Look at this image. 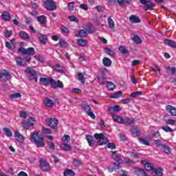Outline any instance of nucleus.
Returning a JSON list of instances; mask_svg holds the SVG:
<instances>
[{
	"label": "nucleus",
	"mask_w": 176,
	"mask_h": 176,
	"mask_svg": "<svg viewBox=\"0 0 176 176\" xmlns=\"http://www.w3.org/2000/svg\"><path fill=\"white\" fill-rule=\"evenodd\" d=\"M94 138L98 140V145L101 146L102 145H105L108 142V138L104 136V133H95L94 135Z\"/></svg>",
	"instance_id": "7ed1b4c3"
},
{
	"label": "nucleus",
	"mask_w": 176,
	"mask_h": 176,
	"mask_svg": "<svg viewBox=\"0 0 176 176\" xmlns=\"http://www.w3.org/2000/svg\"><path fill=\"white\" fill-rule=\"evenodd\" d=\"M121 172L122 173V174L120 176H130V174L128 171L121 170Z\"/></svg>",
	"instance_id": "774afa93"
},
{
	"label": "nucleus",
	"mask_w": 176,
	"mask_h": 176,
	"mask_svg": "<svg viewBox=\"0 0 176 176\" xmlns=\"http://www.w3.org/2000/svg\"><path fill=\"white\" fill-rule=\"evenodd\" d=\"M74 34L77 38H86L87 36V32L85 30H79L76 31Z\"/></svg>",
	"instance_id": "ddd939ff"
},
{
	"label": "nucleus",
	"mask_w": 176,
	"mask_h": 176,
	"mask_svg": "<svg viewBox=\"0 0 176 176\" xmlns=\"http://www.w3.org/2000/svg\"><path fill=\"white\" fill-rule=\"evenodd\" d=\"M73 164L75 166V167H80V166H82V162H80L79 160L74 158Z\"/></svg>",
	"instance_id": "09e8293b"
},
{
	"label": "nucleus",
	"mask_w": 176,
	"mask_h": 176,
	"mask_svg": "<svg viewBox=\"0 0 176 176\" xmlns=\"http://www.w3.org/2000/svg\"><path fill=\"white\" fill-rule=\"evenodd\" d=\"M102 63L105 67H110V65L112 64V60H111V59L109 58H104L102 60Z\"/></svg>",
	"instance_id": "c9c22d12"
},
{
	"label": "nucleus",
	"mask_w": 176,
	"mask_h": 176,
	"mask_svg": "<svg viewBox=\"0 0 176 176\" xmlns=\"http://www.w3.org/2000/svg\"><path fill=\"white\" fill-rule=\"evenodd\" d=\"M37 21L41 24H45L46 23V16L45 15H41L37 17Z\"/></svg>",
	"instance_id": "ea45409f"
},
{
	"label": "nucleus",
	"mask_w": 176,
	"mask_h": 176,
	"mask_svg": "<svg viewBox=\"0 0 176 176\" xmlns=\"http://www.w3.org/2000/svg\"><path fill=\"white\" fill-rule=\"evenodd\" d=\"M25 74H28V75H30V76H35V75H36V72H35V70L31 69V67H28L25 70Z\"/></svg>",
	"instance_id": "cd10ccee"
},
{
	"label": "nucleus",
	"mask_w": 176,
	"mask_h": 176,
	"mask_svg": "<svg viewBox=\"0 0 176 176\" xmlns=\"http://www.w3.org/2000/svg\"><path fill=\"white\" fill-rule=\"evenodd\" d=\"M107 24L110 30H115V21L111 16H108L107 18Z\"/></svg>",
	"instance_id": "aec40b11"
},
{
	"label": "nucleus",
	"mask_w": 176,
	"mask_h": 176,
	"mask_svg": "<svg viewBox=\"0 0 176 176\" xmlns=\"http://www.w3.org/2000/svg\"><path fill=\"white\" fill-rule=\"evenodd\" d=\"M155 144L156 145V147L160 148V149H162V146H164V144H163V143H162V141L160 140H155Z\"/></svg>",
	"instance_id": "3c124183"
},
{
	"label": "nucleus",
	"mask_w": 176,
	"mask_h": 176,
	"mask_svg": "<svg viewBox=\"0 0 176 176\" xmlns=\"http://www.w3.org/2000/svg\"><path fill=\"white\" fill-rule=\"evenodd\" d=\"M132 41H133V42H135V43H136L137 45H141V43H142V40L138 35H135L132 38Z\"/></svg>",
	"instance_id": "2f4dec72"
},
{
	"label": "nucleus",
	"mask_w": 176,
	"mask_h": 176,
	"mask_svg": "<svg viewBox=\"0 0 176 176\" xmlns=\"http://www.w3.org/2000/svg\"><path fill=\"white\" fill-rule=\"evenodd\" d=\"M51 87L53 89H57V87L63 89L64 87V84H63V82L60 80H58L57 82H56L54 79L51 80Z\"/></svg>",
	"instance_id": "1a4fd4ad"
},
{
	"label": "nucleus",
	"mask_w": 176,
	"mask_h": 176,
	"mask_svg": "<svg viewBox=\"0 0 176 176\" xmlns=\"http://www.w3.org/2000/svg\"><path fill=\"white\" fill-rule=\"evenodd\" d=\"M18 52L19 53H22V54H28V56H32L35 54V49L34 47H29V48H24V47H20L18 50Z\"/></svg>",
	"instance_id": "39448f33"
},
{
	"label": "nucleus",
	"mask_w": 176,
	"mask_h": 176,
	"mask_svg": "<svg viewBox=\"0 0 176 176\" xmlns=\"http://www.w3.org/2000/svg\"><path fill=\"white\" fill-rule=\"evenodd\" d=\"M3 131L5 133L6 137L10 138L13 136V132L10 131V129L4 127Z\"/></svg>",
	"instance_id": "c85d7f7f"
},
{
	"label": "nucleus",
	"mask_w": 176,
	"mask_h": 176,
	"mask_svg": "<svg viewBox=\"0 0 176 176\" xmlns=\"http://www.w3.org/2000/svg\"><path fill=\"white\" fill-rule=\"evenodd\" d=\"M121 102L122 104H130V102H131V98L122 99L121 100Z\"/></svg>",
	"instance_id": "69168bd1"
},
{
	"label": "nucleus",
	"mask_w": 176,
	"mask_h": 176,
	"mask_svg": "<svg viewBox=\"0 0 176 176\" xmlns=\"http://www.w3.org/2000/svg\"><path fill=\"white\" fill-rule=\"evenodd\" d=\"M43 103L46 107H48V108H53V101L52 100V99L46 98L45 99H44Z\"/></svg>",
	"instance_id": "5701e85b"
},
{
	"label": "nucleus",
	"mask_w": 176,
	"mask_h": 176,
	"mask_svg": "<svg viewBox=\"0 0 176 176\" xmlns=\"http://www.w3.org/2000/svg\"><path fill=\"white\" fill-rule=\"evenodd\" d=\"M59 45L63 47H67L68 46V43H67L63 39L60 40L59 41Z\"/></svg>",
	"instance_id": "bf43d9fd"
},
{
	"label": "nucleus",
	"mask_w": 176,
	"mask_h": 176,
	"mask_svg": "<svg viewBox=\"0 0 176 176\" xmlns=\"http://www.w3.org/2000/svg\"><path fill=\"white\" fill-rule=\"evenodd\" d=\"M54 79L52 78H47L45 77L40 78L39 83L40 85H43V86L47 87L49 85H52V80Z\"/></svg>",
	"instance_id": "6e6552de"
},
{
	"label": "nucleus",
	"mask_w": 176,
	"mask_h": 176,
	"mask_svg": "<svg viewBox=\"0 0 176 176\" xmlns=\"http://www.w3.org/2000/svg\"><path fill=\"white\" fill-rule=\"evenodd\" d=\"M96 78L98 82H100V85H105V77L104 76L98 74Z\"/></svg>",
	"instance_id": "f704fd0d"
},
{
	"label": "nucleus",
	"mask_w": 176,
	"mask_h": 176,
	"mask_svg": "<svg viewBox=\"0 0 176 176\" xmlns=\"http://www.w3.org/2000/svg\"><path fill=\"white\" fill-rule=\"evenodd\" d=\"M81 109L85 112V113H87L90 111H91V107L89 106L87 103H82L81 104Z\"/></svg>",
	"instance_id": "4be33fe9"
},
{
	"label": "nucleus",
	"mask_w": 176,
	"mask_h": 176,
	"mask_svg": "<svg viewBox=\"0 0 176 176\" xmlns=\"http://www.w3.org/2000/svg\"><path fill=\"white\" fill-rule=\"evenodd\" d=\"M162 69L160 67H151V72H155L156 74H159Z\"/></svg>",
	"instance_id": "052dcab7"
},
{
	"label": "nucleus",
	"mask_w": 176,
	"mask_h": 176,
	"mask_svg": "<svg viewBox=\"0 0 176 176\" xmlns=\"http://www.w3.org/2000/svg\"><path fill=\"white\" fill-rule=\"evenodd\" d=\"M60 148L62 151H65L66 152H69V151H71V146L67 143H63L60 145Z\"/></svg>",
	"instance_id": "7c9ffc66"
},
{
	"label": "nucleus",
	"mask_w": 176,
	"mask_h": 176,
	"mask_svg": "<svg viewBox=\"0 0 176 176\" xmlns=\"http://www.w3.org/2000/svg\"><path fill=\"white\" fill-rule=\"evenodd\" d=\"M120 111H122V108H120V106L116 104L114 107H109L108 108V111L110 112V113H112L113 112H120Z\"/></svg>",
	"instance_id": "a211bd4d"
},
{
	"label": "nucleus",
	"mask_w": 176,
	"mask_h": 176,
	"mask_svg": "<svg viewBox=\"0 0 176 176\" xmlns=\"http://www.w3.org/2000/svg\"><path fill=\"white\" fill-rule=\"evenodd\" d=\"M122 124H134L135 120L130 119L129 117L122 118Z\"/></svg>",
	"instance_id": "412c9836"
},
{
	"label": "nucleus",
	"mask_w": 176,
	"mask_h": 176,
	"mask_svg": "<svg viewBox=\"0 0 176 176\" xmlns=\"http://www.w3.org/2000/svg\"><path fill=\"white\" fill-rule=\"evenodd\" d=\"M17 65H23V59L20 57L16 58Z\"/></svg>",
	"instance_id": "338daca9"
},
{
	"label": "nucleus",
	"mask_w": 176,
	"mask_h": 176,
	"mask_svg": "<svg viewBox=\"0 0 176 176\" xmlns=\"http://www.w3.org/2000/svg\"><path fill=\"white\" fill-rule=\"evenodd\" d=\"M35 123H36V121L35 120V118L32 117H30L26 120H22L21 122L22 126L25 130H30V127H31V126H34Z\"/></svg>",
	"instance_id": "f03ea898"
},
{
	"label": "nucleus",
	"mask_w": 176,
	"mask_h": 176,
	"mask_svg": "<svg viewBox=\"0 0 176 176\" xmlns=\"http://www.w3.org/2000/svg\"><path fill=\"white\" fill-rule=\"evenodd\" d=\"M31 142H34L37 148L45 147V139L42 135H39V132L34 131L30 136Z\"/></svg>",
	"instance_id": "f257e3e1"
},
{
	"label": "nucleus",
	"mask_w": 176,
	"mask_h": 176,
	"mask_svg": "<svg viewBox=\"0 0 176 176\" xmlns=\"http://www.w3.org/2000/svg\"><path fill=\"white\" fill-rule=\"evenodd\" d=\"M166 111L170 113L171 116H176V108L171 106V105H167L166 107Z\"/></svg>",
	"instance_id": "dca6fc26"
},
{
	"label": "nucleus",
	"mask_w": 176,
	"mask_h": 176,
	"mask_svg": "<svg viewBox=\"0 0 176 176\" xmlns=\"http://www.w3.org/2000/svg\"><path fill=\"white\" fill-rule=\"evenodd\" d=\"M107 87L108 90H109L110 91H112L113 90L115 89V88L116 87V85H115L112 82H108L107 84Z\"/></svg>",
	"instance_id": "4c0bfd02"
},
{
	"label": "nucleus",
	"mask_w": 176,
	"mask_h": 176,
	"mask_svg": "<svg viewBox=\"0 0 176 176\" xmlns=\"http://www.w3.org/2000/svg\"><path fill=\"white\" fill-rule=\"evenodd\" d=\"M122 166H120V164L118 163V162H114L113 164V167L112 169L111 170V173H112V171H113V170H119L120 168H121Z\"/></svg>",
	"instance_id": "8fccbe9b"
},
{
	"label": "nucleus",
	"mask_w": 176,
	"mask_h": 176,
	"mask_svg": "<svg viewBox=\"0 0 176 176\" xmlns=\"http://www.w3.org/2000/svg\"><path fill=\"white\" fill-rule=\"evenodd\" d=\"M14 137L18 142H20V144H23L25 140V138H24L23 135L19 132V131H14Z\"/></svg>",
	"instance_id": "9d476101"
},
{
	"label": "nucleus",
	"mask_w": 176,
	"mask_h": 176,
	"mask_svg": "<svg viewBox=\"0 0 176 176\" xmlns=\"http://www.w3.org/2000/svg\"><path fill=\"white\" fill-rule=\"evenodd\" d=\"M155 3L151 1H147V4H146L144 7V10H149V9H152V8H155Z\"/></svg>",
	"instance_id": "58836bf2"
},
{
	"label": "nucleus",
	"mask_w": 176,
	"mask_h": 176,
	"mask_svg": "<svg viewBox=\"0 0 176 176\" xmlns=\"http://www.w3.org/2000/svg\"><path fill=\"white\" fill-rule=\"evenodd\" d=\"M86 140L88 142L89 146H93L96 144V140H94V138L91 135H86Z\"/></svg>",
	"instance_id": "4468645a"
},
{
	"label": "nucleus",
	"mask_w": 176,
	"mask_h": 176,
	"mask_svg": "<svg viewBox=\"0 0 176 176\" xmlns=\"http://www.w3.org/2000/svg\"><path fill=\"white\" fill-rule=\"evenodd\" d=\"M135 174L137 176H148L146 172H145V169H138L135 170Z\"/></svg>",
	"instance_id": "bb28decb"
},
{
	"label": "nucleus",
	"mask_w": 176,
	"mask_h": 176,
	"mask_svg": "<svg viewBox=\"0 0 176 176\" xmlns=\"http://www.w3.org/2000/svg\"><path fill=\"white\" fill-rule=\"evenodd\" d=\"M77 45H78V46H82V47L87 46V41L85 39H78Z\"/></svg>",
	"instance_id": "72a5a7b5"
},
{
	"label": "nucleus",
	"mask_w": 176,
	"mask_h": 176,
	"mask_svg": "<svg viewBox=\"0 0 176 176\" xmlns=\"http://www.w3.org/2000/svg\"><path fill=\"white\" fill-rule=\"evenodd\" d=\"M42 131L43 134H52V130L49 128L42 127Z\"/></svg>",
	"instance_id": "5fc2aeb1"
},
{
	"label": "nucleus",
	"mask_w": 176,
	"mask_h": 176,
	"mask_svg": "<svg viewBox=\"0 0 176 176\" xmlns=\"http://www.w3.org/2000/svg\"><path fill=\"white\" fill-rule=\"evenodd\" d=\"M19 36L20 38H22V39H30V36L24 31L19 32Z\"/></svg>",
	"instance_id": "e433bc0d"
},
{
	"label": "nucleus",
	"mask_w": 176,
	"mask_h": 176,
	"mask_svg": "<svg viewBox=\"0 0 176 176\" xmlns=\"http://www.w3.org/2000/svg\"><path fill=\"white\" fill-rule=\"evenodd\" d=\"M161 151H163L164 153H171V150L170 149V147L166 144H164V146L161 148Z\"/></svg>",
	"instance_id": "79ce46f5"
},
{
	"label": "nucleus",
	"mask_w": 176,
	"mask_h": 176,
	"mask_svg": "<svg viewBox=\"0 0 176 176\" xmlns=\"http://www.w3.org/2000/svg\"><path fill=\"white\" fill-rule=\"evenodd\" d=\"M39 41L43 43V45H45L47 41V36H46V34H41Z\"/></svg>",
	"instance_id": "a19ab883"
},
{
	"label": "nucleus",
	"mask_w": 176,
	"mask_h": 176,
	"mask_svg": "<svg viewBox=\"0 0 176 176\" xmlns=\"http://www.w3.org/2000/svg\"><path fill=\"white\" fill-rule=\"evenodd\" d=\"M48 146L50 149H52V151H54V149H56V145H54V143H53V142H49Z\"/></svg>",
	"instance_id": "0e129e2a"
},
{
	"label": "nucleus",
	"mask_w": 176,
	"mask_h": 176,
	"mask_svg": "<svg viewBox=\"0 0 176 176\" xmlns=\"http://www.w3.org/2000/svg\"><path fill=\"white\" fill-rule=\"evenodd\" d=\"M166 71L167 74H168L169 75H174V74H176L175 67H167Z\"/></svg>",
	"instance_id": "c756f323"
},
{
	"label": "nucleus",
	"mask_w": 176,
	"mask_h": 176,
	"mask_svg": "<svg viewBox=\"0 0 176 176\" xmlns=\"http://www.w3.org/2000/svg\"><path fill=\"white\" fill-rule=\"evenodd\" d=\"M21 97V94L17 92V93H14V94H11L9 96V98H11L12 100H13V98H20Z\"/></svg>",
	"instance_id": "de8ad7c7"
},
{
	"label": "nucleus",
	"mask_w": 176,
	"mask_h": 176,
	"mask_svg": "<svg viewBox=\"0 0 176 176\" xmlns=\"http://www.w3.org/2000/svg\"><path fill=\"white\" fill-rule=\"evenodd\" d=\"M44 8L47 9V10H56L57 9V6H56V3L51 0H47L44 1Z\"/></svg>",
	"instance_id": "20e7f679"
},
{
	"label": "nucleus",
	"mask_w": 176,
	"mask_h": 176,
	"mask_svg": "<svg viewBox=\"0 0 176 176\" xmlns=\"http://www.w3.org/2000/svg\"><path fill=\"white\" fill-rule=\"evenodd\" d=\"M123 96L122 91L116 92L110 95V98H120Z\"/></svg>",
	"instance_id": "473e14b6"
},
{
	"label": "nucleus",
	"mask_w": 176,
	"mask_h": 176,
	"mask_svg": "<svg viewBox=\"0 0 176 176\" xmlns=\"http://www.w3.org/2000/svg\"><path fill=\"white\" fill-rule=\"evenodd\" d=\"M45 122L50 127H52V129H54V127L58 124V120L56 118H47Z\"/></svg>",
	"instance_id": "0eeeda50"
},
{
	"label": "nucleus",
	"mask_w": 176,
	"mask_h": 176,
	"mask_svg": "<svg viewBox=\"0 0 176 176\" xmlns=\"http://www.w3.org/2000/svg\"><path fill=\"white\" fill-rule=\"evenodd\" d=\"M141 164H143V166H144V168L147 170V171H153L154 170V167H153V164L151 163V162H148L145 160H142L141 161Z\"/></svg>",
	"instance_id": "f8f14e48"
},
{
	"label": "nucleus",
	"mask_w": 176,
	"mask_h": 176,
	"mask_svg": "<svg viewBox=\"0 0 176 176\" xmlns=\"http://www.w3.org/2000/svg\"><path fill=\"white\" fill-rule=\"evenodd\" d=\"M1 19L4 20V21H10V13L9 12H3L1 13Z\"/></svg>",
	"instance_id": "6ab92c4d"
},
{
	"label": "nucleus",
	"mask_w": 176,
	"mask_h": 176,
	"mask_svg": "<svg viewBox=\"0 0 176 176\" xmlns=\"http://www.w3.org/2000/svg\"><path fill=\"white\" fill-rule=\"evenodd\" d=\"M104 50H105L106 53H107V54H109V56H113L115 54V52H113L112 50H111L108 47H105Z\"/></svg>",
	"instance_id": "6e6d98bb"
},
{
	"label": "nucleus",
	"mask_w": 176,
	"mask_h": 176,
	"mask_svg": "<svg viewBox=\"0 0 176 176\" xmlns=\"http://www.w3.org/2000/svg\"><path fill=\"white\" fill-rule=\"evenodd\" d=\"M119 51L120 52V53H122V54H126L127 53V50L126 49V47L124 46H120L119 47Z\"/></svg>",
	"instance_id": "4d7b16f0"
},
{
	"label": "nucleus",
	"mask_w": 176,
	"mask_h": 176,
	"mask_svg": "<svg viewBox=\"0 0 176 176\" xmlns=\"http://www.w3.org/2000/svg\"><path fill=\"white\" fill-rule=\"evenodd\" d=\"M164 43L170 47L176 49V42L170 39H166L164 41Z\"/></svg>",
	"instance_id": "a878e982"
},
{
	"label": "nucleus",
	"mask_w": 176,
	"mask_h": 176,
	"mask_svg": "<svg viewBox=\"0 0 176 176\" xmlns=\"http://www.w3.org/2000/svg\"><path fill=\"white\" fill-rule=\"evenodd\" d=\"M139 142H140V144H142V145H146V146H149L151 145V143L149 142V141L142 138H139Z\"/></svg>",
	"instance_id": "37998d69"
},
{
	"label": "nucleus",
	"mask_w": 176,
	"mask_h": 176,
	"mask_svg": "<svg viewBox=\"0 0 176 176\" xmlns=\"http://www.w3.org/2000/svg\"><path fill=\"white\" fill-rule=\"evenodd\" d=\"M129 21H131L133 24H137V23H141V20L140 19V18H138V16L135 15H131L129 17Z\"/></svg>",
	"instance_id": "b1692460"
},
{
	"label": "nucleus",
	"mask_w": 176,
	"mask_h": 176,
	"mask_svg": "<svg viewBox=\"0 0 176 176\" xmlns=\"http://www.w3.org/2000/svg\"><path fill=\"white\" fill-rule=\"evenodd\" d=\"M77 77H78V80H80V82H81V83H82V85H85V76L83 75V74L78 73L77 74Z\"/></svg>",
	"instance_id": "a18cd8bd"
},
{
	"label": "nucleus",
	"mask_w": 176,
	"mask_h": 176,
	"mask_svg": "<svg viewBox=\"0 0 176 176\" xmlns=\"http://www.w3.org/2000/svg\"><path fill=\"white\" fill-rule=\"evenodd\" d=\"M64 176H75V173L71 169H67L64 172Z\"/></svg>",
	"instance_id": "c03bdc74"
},
{
	"label": "nucleus",
	"mask_w": 176,
	"mask_h": 176,
	"mask_svg": "<svg viewBox=\"0 0 176 176\" xmlns=\"http://www.w3.org/2000/svg\"><path fill=\"white\" fill-rule=\"evenodd\" d=\"M162 130H164V131H166V133H173V131H174V130L168 126H162Z\"/></svg>",
	"instance_id": "603ef678"
},
{
	"label": "nucleus",
	"mask_w": 176,
	"mask_h": 176,
	"mask_svg": "<svg viewBox=\"0 0 176 176\" xmlns=\"http://www.w3.org/2000/svg\"><path fill=\"white\" fill-rule=\"evenodd\" d=\"M54 71H56L60 74H65V69L61 68V67H54Z\"/></svg>",
	"instance_id": "864d4df0"
},
{
	"label": "nucleus",
	"mask_w": 176,
	"mask_h": 176,
	"mask_svg": "<svg viewBox=\"0 0 176 176\" xmlns=\"http://www.w3.org/2000/svg\"><path fill=\"white\" fill-rule=\"evenodd\" d=\"M40 167L43 171H50L51 169L50 165L43 160H40Z\"/></svg>",
	"instance_id": "9b49d317"
},
{
	"label": "nucleus",
	"mask_w": 176,
	"mask_h": 176,
	"mask_svg": "<svg viewBox=\"0 0 176 176\" xmlns=\"http://www.w3.org/2000/svg\"><path fill=\"white\" fill-rule=\"evenodd\" d=\"M124 163L126 164H129V166H133V164H135V162L133 160H131L130 159H126L124 160Z\"/></svg>",
	"instance_id": "13d9d810"
},
{
	"label": "nucleus",
	"mask_w": 176,
	"mask_h": 176,
	"mask_svg": "<svg viewBox=\"0 0 176 176\" xmlns=\"http://www.w3.org/2000/svg\"><path fill=\"white\" fill-rule=\"evenodd\" d=\"M10 79V74L7 70H2L0 72L1 82H8Z\"/></svg>",
	"instance_id": "423d86ee"
},
{
	"label": "nucleus",
	"mask_w": 176,
	"mask_h": 176,
	"mask_svg": "<svg viewBox=\"0 0 176 176\" xmlns=\"http://www.w3.org/2000/svg\"><path fill=\"white\" fill-rule=\"evenodd\" d=\"M34 58H36V60H38V61H40L41 63H43V61H45V58H43V57H42V56L41 55H36L34 56Z\"/></svg>",
	"instance_id": "e2e57ef3"
},
{
	"label": "nucleus",
	"mask_w": 176,
	"mask_h": 176,
	"mask_svg": "<svg viewBox=\"0 0 176 176\" xmlns=\"http://www.w3.org/2000/svg\"><path fill=\"white\" fill-rule=\"evenodd\" d=\"M152 175L153 176H163V169L162 168H154Z\"/></svg>",
	"instance_id": "f3484780"
},
{
	"label": "nucleus",
	"mask_w": 176,
	"mask_h": 176,
	"mask_svg": "<svg viewBox=\"0 0 176 176\" xmlns=\"http://www.w3.org/2000/svg\"><path fill=\"white\" fill-rule=\"evenodd\" d=\"M118 151H112L111 157L114 159L117 163L122 164V157L117 155Z\"/></svg>",
	"instance_id": "2eb2a0df"
},
{
	"label": "nucleus",
	"mask_w": 176,
	"mask_h": 176,
	"mask_svg": "<svg viewBox=\"0 0 176 176\" xmlns=\"http://www.w3.org/2000/svg\"><path fill=\"white\" fill-rule=\"evenodd\" d=\"M112 119L113 122H116V123H118L119 124H122V122L123 121V118L118 115H113Z\"/></svg>",
	"instance_id": "393cba45"
},
{
	"label": "nucleus",
	"mask_w": 176,
	"mask_h": 176,
	"mask_svg": "<svg viewBox=\"0 0 176 176\" xmlns=\"http://www.w3.org/2000/svg\"><path fill=\"white\" fill-rule=\"evenodd\" d=\"M107 148H109V149H116V144L113 142L108 143Z\"/></svg>",
	"instance_id": "680f3d73"
},
{
	"label": "nucleus",
	"mask_w": 176,
	"mask_h": 176,
	"mask_svg": "<svg viewBox=\"0 0 176 176\" xmlns=\"http://www.w3.org/2000/svg\"><path fill=\"white\" fill-rule=\"evenodd\" d=\"M138 96H142V92L139 91H136L135 92H132L130 94V97L132 98H135L136 97H138Z\"/></svg>",
	"instance_id": "49530a36"
}]
</instances>
